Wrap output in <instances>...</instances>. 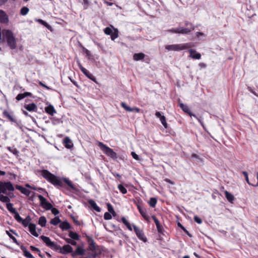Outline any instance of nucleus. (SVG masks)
<instances>
[{
  "label": "nucleus",
  "instance_id": "obj_51",
  "mask_svg": "<svg viewBox=\"0 0 258 258\" xmlns=\"http://www.w3.org/2000/svg\"><path fill=\"white\" fill-rule=\"evenodd\" d=\"M25 97V95H24V93H23V94H22V93H20V94H19L17 96V97H16V99L18 101H20V100H22V99H24Z\"/></svg>",
  "mask_w": 258,
  "mask_h": 258
},
{
  "label": "nucleus",
  "instance_id": "obj_15",
  "mask_svg": "<svg viewBox=\"0 0 258 258\" xmlns=\"http://www.w3.org/2000/svg\"><path fill=\"white\" fill-rule=\"evenodd\" d=\"M13 233L14 234L17 235V234L13 230H10L9 231H6V233L8 234V235L9 236V237L12 239L13 241L17 245H19L20 243L18 241V240L16 239V238L10 233V232Z\"/></svg>",
  "mask_w": 258,
  "mask_h": 258
},
{
  "label": "nucleus",
  "instance_id": "obj_54",
  "mask_svg": "<svg viewBox=\"0 0 258 258\" xmlns=\"http://www.w3.org/2000/svg\"><path fill=\"white\" fill-rule=\"evenodd\" d=\"M50 210H51L52 213L54 214L55 216L58 215L59 213V211L55 208L52 207V209H51Z\"/></svg>",
  "mask_w": 258,
  "mask_h": 258
},
{
  "label": "nucleus",
  "instance_id": "obj_64",
  "mask_svg": "<svg viewBox=\"0 0 258 258\" xmlns=\"http://www.w3.org/2000/svg\"><path fill=\"white\" fill-rule=\"evenodd\" d=\"M137 208H138V209L139 212H140V210H142V209H145V208L142 207L139 204H137Z\"/></svg>",
  "mask_w": 258,
  "mask_h": 258
},
{
  "label": "nucleus",
  "instance_id": "obj_26",
  "mask_svg": "<svg viewBox=\"0 0 258 258\" xmlns=\"http://www.w3.org/2000/svg\"><path fill=\"white\" fill-rule=\"evenodd\" d=\"M31 219L29 216H28L25 219H23L22 221H21V223L24 227L29 226L30 223V221Z\"/></svg>",
  "mask_w": 258,
  "mask_h": 258
},
{
  "label": "nucleus",
  "instance_id": "obj_20",
  "mask_svg": "<svg viewBox=\"0 0 258 258\" xmlns=\"http://www.w3.org/2000/svg\"><path fill=\"white\" fill-rule=\"evenodd\" d=\"M83 73L89 79L92 80L95 83H97L96 78L88 70H86L85 72H83Z\"/></svg>",
  "mask_w": 258,
  "mask_h": 258
},
{
  "label": "nucleus",
  "instance_id": "obj_56",
  "mask_svg": "<svg viewBox=\"0 0 258 258\" xmlns=\"http://www.w3.org/2000/svg\"><path fill=\"white\" fill-rule=\"evenodd\" d=\"M30 248L32 251H37L38 252H40V249L39 248H37V247H35L34 246H32V245L30 246Z\"/></svg>",
  "mask_w": 258,
  "mask_h": 258
},
{
  "label": "nucleus",
  "instance_id": "obj_19",
  "mask_svg": "<svg viewBox=\"0 0 258 258\" xmlns=\"http://www.w3.org/2000/svg\"><path fill=\"white\" fill-rule=\"evenodd\" d=\"M145 55L143 53H135L133 55V58L135 60L138 61L144 58Z\"/></svg>",
  "mask_w": 258,
  "mask_h": 258
},
{
  "label": "nucleus",
  "instance_id": "obj_55",
  "mask_svg": "<svg viewBox=\"0 0 258 258\" xmlns=\"http://www.w3.org/2000/svg\"><path fill=\"white\" fill-rule=\"evenodd\" d=\"M194 220L198 224H201L202 223V220L197 216L194 217Z\"/></svg>",
  "mask_w": 258,
  "mask_h": 258
},
{
  "label": "nucleus",
  "instance_id": "obj_48",
  "mask_svg": "<svg viewBox=\"0 0 258 258\" xmlns=\"http://www.w3.org/2000/svg\"><path fill=\"white\" fill-rule=\"evenodd\" d=\"M66 241L67 243H70L73 245H77V242L72 238H67L66 239Z\"/></svg>",
  "mask_w": 258,
  "mask_h": 258
},
{
  "label": "nucleus",
  "instance_id": "obj_3",
  "mask_svg": "<svg viewBox=\"0 0 258 258\" xmlns=\"http://www.w3.org/2000/svg\"><path fill=\"white\" fill-rule=\"evenodd\" d=\"M3 41H6L8 46L11 49H15L17 48L16 39L14 36L13 32L8 29H4L2 31Z\"/></svg>",
  "mask_w": 258,
  "mask_h": 258
},
{
  "label": "nucleus",
  "instance_id": "obj_32",
  "mask_svg": "<svg viewBox=\"0 0 258 258\" xmlns=\"http://www.w3.org/2000/svg\"><path fill=\"white\" fill-rule=\"evenodd\" d=\"M69 235V236L74 240H78L79 239V236L77 233L70 231Z\"/></svg>",
  "mask_w": 258,
  "mask_h": 258
},
{
  "label": "nucleus",
  "instance_id": "obj_41",
  "mask_svg": "<svg viewBox=\"0 0 258 258\" xmlns=\"http://www.w3.org/2000/svg\"><path fill=\"white\" fill-rule=\"evenodd\" d=\"M140 213L145 220H148L149 219V216L147 214V211L145 209L140 210Z\"/></svg>",
  "mask_w": 258,
  "mask_h": 258
},
{
  "label": "nucleus",
  "instance_id": "obj_33",
  "mask_svg": "<svg viewBox=\"0 0 258 258\" xmlns=\"http://www.w3.org/2000/svg\"><path fill=\"white\" fill-rule=\"evenodd\" d=\"M121 221L122 223L127 227V228L131 231H132V228L130 224V223L127 221V220L124 217H122L121 218Z\"/></svg>",
  "mask_w": 258,
  "mask_h": 258
},
{
  "label": "nucleus",
  "instance_id": "obj_9",
  "mask_svg": "<svg viewBox=\"0 0 258 258\" xmlns=\"http://www.w3.org/2000/svg\"><path fill=\"white\" fill-rule=\"evenodd\" d=\"M134 231L135 232L137 237L141 240L145 242L147 241L146 238L144 236V234L142 230L137 227L136 225H133Z\"/></svg>",
  "mask_w": 258,
  "mask_h": 258
},
{
  "label": "nucleus",
  "instance_id": "obj_49",
  "mask_svg": "<svg viewBox=\"0 0 258 258\" xmlns=\"http://www.w3.org/2000/svg\"><path fill=\"white\" fill-rule=\"evenodd\" d=\"M23 254H24V255L25 256H26V257H27L28 258H34V256L28 250H26V251H24Z\"/></svg>",
  "mask_w": 258,
  "mask_h": 258
},
{
  "label": "nucleus",
  "instance_id": "obj_23",
  "mask_svg": "<svg viewBox=\"0 0 258 258\" xmlns=\"http://www.w3.org/2000/svg\"><path fill=\"white\" fill-rule=\"evenodd\" d=\"M59 227L62 230H66L69 229L71 228V225L68 222L64 221L60 224Z\"/></svg>",
  "mask_w": 258,
  "mask_h": 258
},
{
  "label": "nucleus",
  "instance_id": "obj_24",
  "mask_svg": "<svg viewBox=\"0 0 258 258\" xmlns=\"http://www.w3.org/2000/svg\"><path fill=\"white\" fill-rule=\"evenodd\" d=\"M17 188L20 190L22 194L26 196H29L31 193V191L21 186H17Z\"/></svg>",
  "mask_w": 258,
  "mask_h": 258
},
{
  "label": "nucleus",
  "instance_id": "obj_47",
  "mask_svg": "<svg viewBox=\"0 0 258 258\" xmlns=\"http://www.w3.org/2000/svg\"><path fill=\"white\" fill-rule=\"evenodd\" d=\"M242 174L245 177V180L247 182V183L249 184V185H251L252 186V184H251L250 182H249V179H248V173L246 171H242Z\"/></svg>",
  "mask_w": 258,
  "mask_h": 258
},
{
  "label": "nucleus",
  "instance_id": "obj_62",
  "mask_svg": "<svg viewBox=\"0 0 258 258\" xmlns=\"http://www.w3.org/2000/svg\"><path fill=\"white\" fill-rule=\"evenodd\" d=\"M20 248L23 251V253L24 252V251H26V250H27L26 248L22 245H21Z\"/></svg>",
  "mask_w": 258,
  "mask_h": 258
},
{
  "label": "nucleus",
  "instance_id": "obj_2",
  "mask_svg": "<svg viewBox=\"0 0 258 258\" xmlns=\"http://www.w3.org/2000/svg\"><path fill=\"white\" fill-rule=\"evenodd\" d=\"M41 240L44 242L46 245L51 249L58 251L59 252L66 254L67 253L73 252V248L69 244L64 245L62 247L58 245L55 242L51 241V239L45 236L42 235L40 236Z\"/></svg>",
  "mask_w": 258,
  "mask_h": 258
},
{
  "label": "nucleus",
  "instance_id": "obj_6",
  "mask_svg": "<svg viewBox=\"0 0 258 258\" xmlns=\"http://www.w3.org/2000/svg\"><path fill=\"white\" fill-rule=\"evenodd\" d=\"M14 187L10 181L3 182L0 181V194H7V190L14 191Z\"/></svg>",
  "mask_w": 258,
  "mask_h": 258
},
{
  "label": "nucleus",
  "instance_id": "obj_52",
  "mask_svg": "<svg viewBox=\"0 0 258 258\" xmlns=\"http://www.w3.org/2000/svg\"><path fill=\"white\" fill-rule=\"evenodd\" d=\"M107 209L109 213H112L114 212V209L112 205L110 203L107 204Z\"/></svg>",
  "mask_w": 258,
  "mask_h": 258
},
{
  "label": "nucleus",
  "instance_id": "obj_61",
  "mask_svg": "<svg viewBox=\"0 0 258 258\" xmlns=\"http://www.w3.org/2000/svg\"><path fill=\"white\" fill-rule=\"evenodd\" d=\"M8 0H0V7L5 5Z\"/></svg>",
  "mask_w": 258,
  "mask_h": 258
},
{
  "label": "nucleus",
  "instance_id": "obj_57",
  "mask_svg": "<svg viewBox=\"0 0 258 258\" xmlns=\"http://www.w3.org/2000/svg\"><path fill=\"white\" fill-rule=\"evenodd\" d=\"M77 62H78V66H79V68L80 69L81 71L82 72V73L84 71L85 72L86 69L82 66V64H81V63L79 61H78Z\"/></svg>",
  "mask_w": 258,
  "mask_h": 258
},
{
  "label": "nucleus",
  "instance_id": "obj_13",
  "mask_svg": "<svg viewBox=\"0 0 258 258\" xmlns=\"http://www.w3.org/2000/svg\"><path fill=\"white\" fill-rule=\"evenodd\" d=\"M179 106L184 112L187 113L190 116L196 117V115L190 112L188 107L186 105H185L182 103H180L179 104Z\"/></svg>",
  "mask_w": 258,
  "mask_h": 258
},
{
  "label": "nucleus",
  "instance_id": "obj_58",
  "mask_svg": "<svg viewBox=\"0 0 258 258\" xmlns=\"http://www.w3.org/2000/svg\"><path fill=\"white\" fill-rule=\"evenodd\" d=\"M39 84H40V86H41L42 87H44V88H46V89H48V90L50 89V88L49 87H48L47 86H46V85H45L44 84H43V83L42 82H39Z\"/></svg>",
  "mask_w": 258,
  "mask_h": 258
},
{
  "label": "nucleus",
  "instance_id": "obj_17",
  "mask_svg": "<svg viewBox=\"0 0 258 258\" xmlns=\"http://www.w3.org/2000/svg\"><path fill=\"white\" fill-rule=\"evenodd\" d=\"M45 111L47 113L53 116L54 113H56V111L54 107L52 105H49L47 107L45 108Z\"/></svg>",
  "mask_w": 258,
  "mask_h": 258
},
{
  "label": "nucleus",
  "instance_id": "obj_21",
  "mask_svg": "<svg viewBox=\"0 0 258 258\" xmlns=\"http://www.w3.org/2000/svg\"><path fill=\"white\" fill-rule=\"evenodd\" d=\"M3 115L8 118L11 121L15 122L18 124L16 120L9 113L8 111L5 110L3 112Z\"/></svg>",
  "mask_w": 258,
  "mask_h": 258
},
{
  "label": "nucleus",
  "instance_id": "obj_46",
  "mask_svg": "<svg viewBox=\"0 0 258 258\" xmlns=\"http://www.w3.org/2000/svg\"><path fill=\"white\" fill-rule=\"evenodd\" d=\"M8 149L9 151H10L11 152H12L13 154L15 155H17L19 153L18 151L16 148H13L11 147H8Z\"/></svg>",
  "mask_w": 258,
  "mask_h": 258
},
{
  "label": "nucleus",
  "instance_id": "obj_37",
  "mask_svg": "<svg viewBox=\"0 0 258 258\" xmlns=\"http://www.w3.org/2000/svg\"><path fill=\"white\" fill-rule=\"evenodd\" d=\"M29 11V9L28 8L26 7H23L20 10V14L22 16L26 15Z\"/></svg>",
  "mask_w": 258,
  "mask_h": 258
},
{
  "label": "nucleus",
  "instance_id": "obj_1",
  "mask_svg": "<svg viewBox=\"0 0 258 258\" xmlns=\"http://www.w3.org/2000/svg\"><path fill=\"white\" fill-rule=\"evenodd\" d=\"M41 175L48 181L57 186V188L63 187V182H65L71 188L76 189L75 186L68 178H63L61 179L47 170H43L41 172Z\"/></svg>",
  "mask_w": 258,
  "mask_h": 258
},
{
  "label": "nucleus",
  "instance_id": "obj_53",
  "mask_svg": "<svg viewBox=\"0 0 258 258\" xmlns=\"http://www.w3.org/2000/svg\"><path fill=\"white\" fill-rule=\"evenodd\" d=\"M131 155L133 157V158L135 159H136V160H140V158L139 157V156L134 152H132L131 153Z\"/></svg>",
  "mask_w": 258,
  "mask_h": 258
},
{
  "label": "nucleus",
  "instance_id": "obj_42",
  "mask_svg": "<svg viewBox=\"0 0 258 258\" xmlns=\"http://www.w3.org/2000/svg\"><path fill=\"white\" fill-rule=\"evenodd\" d=\"M118 188L122 194H125L127 192L126 189L121 184L118 185Z\"/></svg>",
  "mask_w": 258,
  "mask_h": 258
},
{
  "label": "nucleus",
  "instance_id": "obj_11",
  "mask_svg": "<svg viewBox=\"0 0 258 258\" xmlns=\"http://www.w3.org/2000/svg\"><path fill=\"white\" fill-rule=\"evenodd\" d=\"M155 115L157 117L159 118L162 125L165 128H167V123L166 122V118L164 115H162V113L159 111H157L155 113Z\"/></svg>",
  "mask_w": 258,
  "mask_h": 258
},
{
  "label": "nucleus",
  "instance_id": "obj_63",
  "mask_svg": "<svg viewBox=\"0 0 258 258\" xmlns=\"http://www.w3.org/2000/svg\"><path fill=\"white\" fill-rule=\"evenodd\" d=\"M248 90L250 92H251L252 94H253L254 95H256V96H257V95L256 94V93L250 87H248Z\"/></svg>",
  "mask_w": 258,
  "mask_h": 258
},
{
  "label": "nucleus",
  "instance_id": "obj_38",
  "mask_svg": "<svg viewBox=\"0 0 258 258\" xmlns=\"http://www.w3.org/2000/svg\"><path fill=\"white\" fill-rule=\"evenodd\" d=\"M157 199L155 198H151L150 199L149 202H148L149 204L151 207H155L157 204Z\"/></svg>",
  "mask_w": 258,
  "mask_h": 258
},
{
  "label": "nucleus",
  "instance_id": "obj_30",
  "mask_svg": "<svg viewBox=\"0 0 258 258\" xmlns=\"http://www.w3.org/2000/svg\"><path fill=\"white\" fill-rule=\"evenodd\" d=\"M111 39L112 40H114L116 38L118 37V30L116 28H113V32L110 35Z\"/></svg>",
  "mask_w": 258,
  "mask_h": 258
},
{
  "label": "nucleus",
  "instance_id": "obj_35",
  "mask_svg": "<svg viewBox=\"0 0 258 258\" xmlns=\"http://www.w3.org/2000/svg\"><path fill=\"white\" fill-rule=\"evenodd\" d=\"M7 208L8 210L12 214L15 213L17 211L15 208L13 207V204L11 203H7Z\"/></svg>",
  "mask_w": 258,
  "mask_h": 258
},
{
  "label": "nucleus",
  "instance_id": "obj_12",
  "mask_svg": "<svg viewBox=\"0 0 258 258\" xmlns=\"http://www.w3.org/2000/svg\"><path fill=\"white\" fill-rule=\"evenodd\" d=\"M0 22L4 24H7L9 22L8 15L2 10H0Z\"/></svg>",
  "mask_w": 258,
  "mask_h": 258
},
{
  "label": "nucleus",
  "instance_id": "obj_10",
  "mask_svg": "<svg viewBox=\"0 0 258 258\" xmlns=\"http://www.w3.org/2000/svg\"><path fill=\"white\" fill-rule=\"evenodd\" d=\"M86 250L81 246H78L76 249L72 252V256L73 257H76L77 255H84L85 254Z\"/></svg>",
  "mask_w": 258,
  "mask_h": 258
},
{
  "label": "nucleus",
  "instance_id": "obj_29",
  "mask_svg": "<svg viewBox=\"0 0 258 258\" xmlns=\"http://www.w3.org/2000/svg\"><path fill=\"white\" fill-rule=\"evenodd\" d=\"M225 197L227 200L230 202H232L234 200V197L233 195L230 194L227 191H225Z\"/></svg>",
  "mask_w": 258,
  "mask_h": 258
},
{
  "label": "nucleus",
  "instance_id": "obj_39",
  "mask_svg": "<svg viewBox=\"0 0 258 258\" xmlns=\"http://www.w3.org/2000/svg\"><path fill=\"white\" fill-rule=\"evenodd\" d=\"M0 201L3 203H9L10 201V198L0 194Z\"/></svg>",
  "mask_w": 258,
  "mask_h": 258
},
{
  "label": "nucleus",
  "instance_id": "obj_36",
  "mask_svg": "<svg viewBox=\"0 0 258 258\" xmlns=\"http://www.w3.org/2000/svg\"><path fill=\"white\" fill-rule=\"evenodd\" d=\"M61 221L58 217H55L52 219L50 221V223L53 225H57L58 223H60Z\"/></svg>",
  "mask_w": 258,
  "mask_h": 258
},
{
  "label": "nucleus",
  "instance_id": "obj_34",
  "mask_svg": "<svg viewBox=\"0 0 258 258\" xmlns=\"http://www.w3.org/2000/svg\"><path fill=\"white\" fill-rule=\"evenodd\" d=\"M121 106L123 107L126 111L128 112H133V108H132L126 105V104L124 102H121Z\"/></svg>",
  "mask_w": 258,
  "mask_h": 258
},
{
  "label": "nucleus",
  "instance_id": "obj_40",
  "mask_svg": "<svg viewBox=\"0 0 258 258\" xmlns=\"http://www.w3.org/2000/svg\"><path fill=\"white\" fill-rule=\"evenodd\" d=\"M36 21L38 22L39 23L41 24V25L44 26L46 28H47L48 29H50L51 28V26L48 24L46 22L43 21L42 19H36Z\"/></svg>",
  "mask_w": 258,
  "mask_h": 258
},
{
  "label": "nucleus",
  "instance_id": "obj_14",
  "mask_svg": "<svg viewBox=\"0 0 258 258\" xmlns=\"http://www.w3.org/2000/svg\"><path fill=\"white\" fill-rule=\"evenodd\" d=\"M25 108L29 111H35L36 112L37 110V107L36 104L32 103L29 104H26L24 106Z\"/></svg>",
  "mask_w": 258,
  "mask_h": 258
},
{
  "label": "nucleus",
  "instance_id": "obj_27",
  "mask_svg": "<svg viewBox=\"0 0 258 258\" xmlns=\"http://www.w3.org/2000/svg\"><path fill=\"white\" fill-rule=\"evenodd\" d=\"M184 25L186 26H189V27L185 28L184 29H188L190 30V33L195 29L196 27L190 22L188 21H184Z\"/></svg>",
  "mask_w": 258,
  "mask_h": 258
},
{
  "label": "nucleus",
  "instance_id": "obj_22",
  "mask_svg": "<svg viewBox=\"0 0 258 258\" xmlns=\"http://www.w3.org/2000/svg\"><path fill=\"white\" fill-rule=\"evenodd\" d=\"M89 203L94 210L98 212H100L101 211V209L97 205L95 201L91 200L89 201Z\"/></svg>",
  "mask_w": 258,
  "mask_h": 258
},
{
  "label": "nucleus",
  "instance_id": "obj_18",
  "mask_svg": "<svg viewBox=\"0 0 258 258\" xmlns=\"http://www.w3.org/2000/svg\"><path fill=\"white\" fill-rule=\"evenodd\" d=\"M30 232L34 236L38 237L39 234L36 231V225L34 224H30L29 226Z\"/></svg>",
  "mask_w": 258,
  "mask_h": 258
},
{
  "label": "nucleus",
  "instance_id": "obj_25",
  "mask_svg": "<svg viewBox=\"0 0 258 258\" xmlns=\"http://www.w3.org/2000/svg\"><path fill=\"white\" fill-rule=\"evenodd\" d=\"M63 142L65 144L66 147L68 149L71 148L73 146L72 141L69 137H66L63 139Z\"/></svg>",
  "mask_w": 258,
  "mask_h": 258
},
{
  "label": "nucleus",
  "instance_id": "obj_31",
  "mask_svg": "<svg viewBox=\"0 0 258 258\" xmlns=\"http://www.w3.org/2000/svg\"><path fill=\"white\" fill-rule=\"evenodd\" d=\"M46 219L45 217L41 216L40 217L38 224L41 225L42 227H44L46 225Z\"/></svg>",
  "mask_w": 258,
  "mask_h": 258
},
{
  "label": "nucleus",
  "instance_id": "obj_16",
  "mask_svg": "<svg viewBox=\"0 0 258 258\" xmlns=\"http://www.w3.org/2000/svg\"><path fill=\"white\" fill-rule=\"evenodd\" d=\"M190 53V57L194 59H199L201 57V55L200 53L197 52L195 50L190 49L189 50Z\"/></svg>",
  "mask_w": 258,
  "mask_h": 258
},
{
  "label": "nucleus",
  "instance_id": "obj_7",
  "mask_svg": "<svg viewBox=\"0 0 258 258\" xmlns=\"http://www.w3.org/2000/svg\"><path fill=\"white\" fill-rule=\"evenodd\" d=\"M169 33H177L183 35H187L190 33V30L188 29H184L183 27H179L175 28H172L167 30Z\"/></svg>",
  "mask_w": 258,
  "mask_h": 258
},
{
  "label": "nucleus",
  "instance_id": "obj_28",
  "mask_svg": "<svg viewBox=\"0 0 258 258\" xmlns=\"http://www.w3.org/2000/svg\"><path fill=\"white\" fill-rule=\"evenodd\" d=\"M152 218L153 220H154V222L155 223L156 226L157 227L158 231L160 232L162 229L161 226L160 224V222L159 220L157 219V218L154 216L153 215L152 216Z\"/></svg>",
  "mask_w": 258,
  "mask_h": 258
},
{
  "label": "nucleus",
  "instance_id": "obj_59",
  "mask_svg": "<svg viewBox=\"0 0 258 258\" xmlns=\"http://www.w3.org/2000/svg\"><path fill=\"white\" fill-rule=\"evenodd\" d=\"M196 34V36L198 38H199L200 36H205L204 34L202 32H197Z\"/></svg>",
  "mask_w": 258,
  "mask_h": 258
},
{
  "label": "nucleus",
  "instance_id": "obj_4",
  "mask_svg": "<svg viewBox=\"0 0 258 258\" xmlns=\"http://www.w3.org/2000/svg\"><path fill=\"white\" fill-rule=\"evenodd\" d=\"M192 46V43H186L177 44H171L165 46V49L168 51H181L188 49Z\"/></svg>",
  "mask_w": 258,
  "mask_h": 258
},
{
  "label": "nucleus",
  "instance_id": "obj_50",
  "mask_svg": "<svg viewBox=\"0 0 258 258\" xmlns=\"http://www.w3.org/2000/svg\"><path fill=\"white\" fill-rule=\"evenodd\" d=\"M104 218L105 220H110L112 218L111 214L108 212L105 213L104 215Z\"/></svg>",
  "mask_w": 258,
  "mask_h": 258
},
{
  "label": "nucleus",
  "instance_id": "obj_45",
  "mask_svg": "<svg viewBox=\"0 0 258 258\" xmlns=\"http://www.w3.org/2000/svg\"><path fill=\"white\" fill-rule=\"evenodd\" d=\"M83 7L85 10H86L88 8L90 5V2L89 0H83Z\"/></svg>",
  "mask_w": 258,
  "mask_h": 258
},
{
  "label": "nucleus",
  "instance_id": "obj_8",
  "mask_svg": "<svg viewBox=\"0 0 258 258\" xmlns=\"http://www.w3.org/2000/svg\"><path fill=\"white\" fill-rule=\"evenodd\" d=\"M38 199L40 202V206L46 210L52 209V205L48 202L46 199L41 195L38 196Z\"/></svg>",
  "mask_w": 258,
  "mask_h": 258
},
{
  "label": "nucleus",
  "instance_id": "obj_44",
  "mask_svg": "<svg viewBox=\"0 0 258 258\" xmlns=\"http://www.w3.org/2000/svg\"><path fill=\"white\" fill-rule=\"evenodd\" d=\"M104 32L106 35H110L112 33L113 31L111 28L108 27L104 29Z\"/></svg>",
  "mask_w": 258,
  "mask_h": 258
},
{
  "label": "nucleus",
  "instance_id": "obj_5",
  "mask_svg": "<svg viewBox=\"0 0 258 258\" xmlns=\"http://www.w3.org/2000/svg\"><path fill=\"white\" fill-rule=\"evenodd\" d=\"M98 146L107 156L110 157L112 159H116L117 158L116 153L110 148L107 147L102 142H99Z\"/></svg>",
  "mask_w": 258,
  "mask_h": 258
},
{
  "label": "nucleus",
  "instance_id": "obj_43",
  "mask_svg": "<svg viewBox=\"0 0 258 258\" xmlns=\"http://www.w3.org/2000/svg\"><path fill=\"white\" fill-rule=\"evenodd\" d=\"M14 218L17 221V222L20 223L21 221H23V219L20 217L19 214L17 212H16L15 213H14Z\"/></svg>",
  "mask_w": 258,
  "mask_h": 258
},
{
  "label": "nucleus",
  "instance_id": "obj_60",
  "mask_svg": "<svg viewBox=\"0 0 258 258\" xmlns=\"http://www.w3.org/2000/svg\"><path fill=\"white\" fill-rule=\"evenodd\" d=\"M24 95H25V97H27V96H29V97H32V94L30 92H25L24 93Z\"/></svg>",
  "mask_w": 258,
  "mask_h": 258
}]
</instances>
